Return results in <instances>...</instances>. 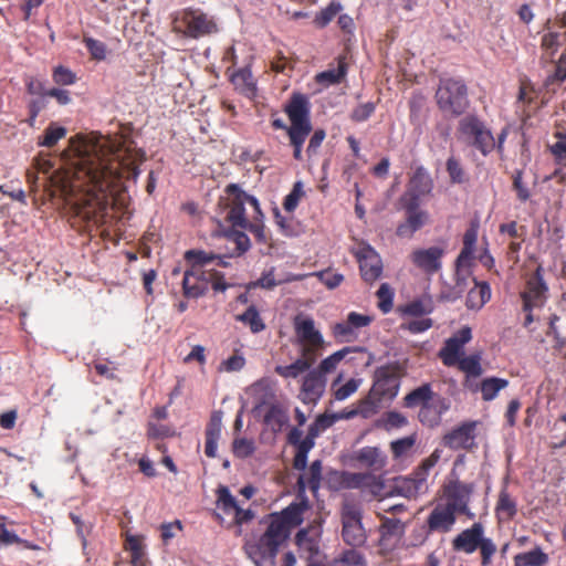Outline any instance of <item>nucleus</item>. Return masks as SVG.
<instances>
[{
  "instance_id": "1",
  "label": "nucleus",
  "mask_w": 566,
  "mask_h": 566,
  "mask_svg": "<svg viewBox=\"0 0 566 566\" xmlns=\"http://www.w3.org/2000/svg\"><path fill=\"white\" fill-rule=\"evenodd\" d=\"M35 166L51 180L80 218L105 223L120 180H137L146 153L133 144H41Z\"/></svg>"
},
{
  "instance_id": "2",
  "label": "nucleus",
  "mask_w": 566,
  "mask_h": 566,
  "mask_svg": "<svg viewBox=\"0 0 566 566\" xmlns=\"http://www.w3.org/2000/svg\"><path fill=\"white\" fill-rule=\"evenodd\" d=\"M218 207L222 220L228 226L226 237L235 244L231 256H240L251 248L250 239L244 231L251 232L259 243L268 242L260 203L239 185L229 184L224 188V195L220 197Z\"/></svg>"
},
{
  "instance_id": "3",
  "label": "nucleus",
  "mask_w": 566,
  "mask_h": 566,
  "mask_svg": "<svg viewBox=\"0 0 566 566\" xmlns=\"http://www.w3.org/2000/svg\"><path fill=\"white\" fill-rule=\"evenodd\" d=\"M308 501L293 502L281 513L272 514L265 531L261 535L245 538L243 549L255 566H275L280 546L289 538L291 530L303 522Z\"/></svg>"
},
{
  "instance_id": "4",
  "label": "nucleus",
  "mask_w": 566,
  "mask_h": 566,
  "mask_svg": "<svg viewBox=\"0 0 566 566\" xmlns=\"http://www.w3.org/2000/svg\"><path fill=\"white\" fill-rule=\"evenodd\" d=\"M452 548L465 554H472L479 548L482 566H490L497 551L493 539L484 536V526L480 522H475L471 527L460 532L452 539Z\"/></svg>"
},
{
  "instance_id": "5",
  "label": "nucleus",
  "mask_w": 566,
  "mask_h": 566,
  "mask_svg": "<svg viewBox=\"0 0 566 566\" xmlns=\"http://www.w3.org/2000/svg\"><path fill=\"white\" fill-rule=\"evenodd\" d=\"M209 283L216 292H224L229 287L222 273L191 266L184 273L182 294L188 298H198L207 293Z\"/></svg>"
},
{
  "instance_id": "6",
  "label": "nucleus",
  "mask_w": 566,
  "mask_h": 566,
  "mask_svg": "<svg viewBox=\"0 0 566 566\" xmlns=\"http://www.w3.org/2000/svg\"><path fill=\"white\" fill-rule=\"evenodd\" d=\"M293 327L300 354L317 360L325 342L321 331L315 326V321L310 316L298 314L293 318Z\"/></svg>"
},
{
  "instance_id": "7",
  "label": "nucleus",
  "mask_w": 566,
  "mask_h": 566,
  "mask_svg": "<svg viewBox=\"0 0 566 566\" xmlns=\"http://www.w3.org/2000/svg\"><path fill=\"white\" fill-rule=\"evenodd\" d=\"M285 113L290 122L287 133L291 142H303L312 130L308 98L302 94H293L285 105Z\"/></svg>"
},
{
  "instance_id": "8",
  "label": "nucleus",
  "mask_w": 566,
  "mask_h": 566,
  "mask_svg": "<svg viewBox=\"0 0 566 566\" xmlns=\"http://www.w3.org/2000/svg\"><path fill=\"white\" fill-rule=\"evenodd\" d=\"M398 205L405 211V220L397 226L396 235L410 239L429 222V213L420 208V202L411 195H401Z\"/></svg>"
},
{
  "instance_id": "9",
  "label": "nucleus",
  "mask_w": 566,
  "mask_h": 566,
  "mask_svg": "<svg viewBox=\"0 0 566 566\" xmlns=\"http://www.w3.org/2000/svg\"><path fill=\"white\" fill-rule=\"evenodd\" d=\"M340 517L344 542L353 547L364 545L367 534L361 523L363 512L360 506L352 502H345L342 506Z\"/></svg>"
},
{
  "instance_id": "10",
  "label": "nucleus",
  "mask_w": 566,
  "mask_h": 566,
  "mask_svg": "<svg viewBox=\"0 0 566 566\" xmlns=\"http://www.w3.org/2000/svg\"><path fill=\"white\" fill-rule=\"evenodd\" d=\"M437 102L444 114L463 113L468 106L465 85L455 80L443 81L437 91Z\"/></svg>"
},
{
  "instance_id": "11",
  "label": "nucleus",
  "mask_w": 566,
  "mask_h": 566,
  "mask_svg": "<svg viewBox=\"0 0 566 566\" xmlns=\"http://www.w3.org/2000/svg\"><path fill=\"white\" fill-rule=\"evenodd\" d=\"M401 374L402 368L397 363L378 367L375 370V381L370 395L378 401L394 399L399 390Z\"/></svg>"
},
{
  "instance_id": "12",
  "label": "nucleus",
  "mask_w": 566,
  "mask_h": 566,
  "mask_svg": "<svg viewBox=\"0 0 566 566\" xmlns=\"http://www.w3.org/2000/svg\"><path fill=\"white\" fill-rule=\"evenodd\" d=\"M548 286L544 281V269L539 264L535 271L527 275L525 287L521 293L524 312L542 307L547 300Z\"/></svg>"
},
{
  "instance_id": "13",
  "label": "nucleus",
  "mask_w": 566,
  "mask_h": 566,
  "mask_svg": "<svg viewBox=\"0 0 566 566\" xmlns=\"http://www.w3.org/2000/svg\"><path fill=\"white\" fill-rule=\"evenodd\" d=\"M378 516L381 522L378 528L380 535L378 541L379 553L387 556L400 546L406 525L399 518L387 517L382 514H378Z\"/></svg>"
},
{
  "instance_id": "14",
  "label": "nucleus",
  "mask_w": 566,
  "mask_h": 566,
  "mask_svg": "<svg viewBox=\"0 0 566 566\" xmlns=\"http://www.w3.org/2000/svg\"><path fill=\"white\" fill-rule=\"evenodd\" d=\"M478 424V421L462 422L443 436V446L451 450H473L476 448L475 438Z\"/></svg>"
},
{
  "instance_id": "15",
  "label": "nucleus",
  "mask_w": 566,
  "mask_h": 566,
  "mask_svg": "<svg viewBox=\"0 0 566 566\" xmlns=\"http://www.w3.org/2000/svg\"><path fill=\"white\" fill-rule=\"evenodd\" d=\"M472 338L471 328L468 326L459 329L453 336L448 338L444 346L439 352V357L443 365L448 367L455 366L460 355L463 353V346Z\"/></svg>"
},
{
  "instance_id": "16",
  "label": "nucleus",
  "mask_w": 566,
  "mask_h": 566,
  "mask_svg": "<svg viewBox=\"0 0 566 566\" xmlns=\"http://www.w3.org/2000/svg\"><path fill=\"white\" fill-rule=\"evenodd\" d=\"M361 279L373 284L382 274V261L379 254L369 245L360 248L356 253Z\"/></svg>"
},
{
  "instance_id": "17",
  "label": "nucleus",
  "mask_w": 566,
  "mask_h": 566,
  "mask_svg": "<svg viewBox=\"0 0 566 566\" xmlns=\"http://www.w3.org/2000/svg\"><path fill=\"white\" fill-rule=\"evenodd\" d=\"M444 249L441 247H430L427 249H417L410 254V260L415 266L428 275L436 274L442 266Z\"/></svg>"
},
{
  "instance_id": "18",
  "label": "nucleus",
  "mask_w": 566,
  "mask_h": 566,
  "mask_svg": "<svg viewBox=\"0 0 566 566\" xmlns=\"http://www.w3.org/2000/svg\"><path fill=\"white\" fill-rule=\"evenodd\" d=\"M458 138L463 142H494L491 130L475 116L459 122Z\"/></svg>"
},
{
  "instance_id": "19",
  "label": "nucleus",
  "mask_w": 566,
  "mask_h": 566,
  "mask_svg": "<svg viewBox=\"0 0 566 566\" xmlns=\"http://www.w3.org/2000/svg\"><path fill=\"white\" fill-rule=\"evenodd\" d=\"M478 240V226L472 223L463 234V247L455 260L457 285L464 283L465 277L461 276V270L470 266L474 256Z\"/></svg>"
},
{
  "instance_id": "20",
  "label": "nucleus",
  "mask_w": 566,
  "mask_h": 566,
  "mask_svg": "<svg viewBox=\"0 0 566 566\" xmlns=\"http://www.w3.org/2000/svg\"><path fill=\"white\" fill-rule=\"evenodd\" d=\"M350 460L361 468L380 471L387 464L385 452L378 447H364L350 454Z\"/></svg>"
},
{
  "instance_id": "21",
  "label": "nucleus",
  "mask_w": 566,
  "mask_h": 566,
  "mask_svg": "<svg viewBox=\"0 0 566 566\" xmlns=\"http://www.w3.org/2000/svg\"><path fill=\"white\" fill-rule=\"evenodd\" d=\"M457 511L448 504H438L429 514L427 524L430 532L447 533L457 521Z\"/></svg>"
},
{
  "instance_id": "22",
  "label": "nucleus",
  "mask_w": 566,
  "mask_h": 566,
  "mask_svg": "<svg viewBox=\"0 0 566 566\" xmlns=\"http://www.w3.org/2000/svg\"><path fill=\"white\" fill-rule=\"evenodd\" d=\"M450 408V402L444 397L438 396L424 406H421L418 412V420L428 428L438 427L441 417Z\"/></svg>"
},
{
  "instance_id": "23",
  "label": "nucleus",
  "mask_w": 566,
  "mask_h": 566,
  "mask_svg": "<svg viewBox=\"0 0 566 566\" xmlns=\"http://www.w3.org/2000/svg\"><path fill=\"white\" fill-rule=\"evenodd\" d=\"M218 504L221 510L229 514L234 513V522L238 525H242L253 518V512L251 510H244L237 503L235 497L230 493L229 489L224 485H220L217 490Z\"/></svg>"
},
{
  "instance_id": "24",
  "label": "nucleus",
  "mask_w": 566,
  "mask_h": 566,
  "mask_svg": "<svg viewBox=\"0 0 566 566\" xmlns=\"http://www.w3.org/2000/svg\"><path fill=\"white\" fill-rule=\"evenodd\" d=\"M473 492V484L461 481H452L447 486L448 504L463 514L468 512V504Z\"/></svg>"
},
{
  "instance_id": "25",
  "label": "nucleus",
  "mask_w": 566,
  "mask_h": 566,
  "mask_svg": "<svg viewBox=\"0 0 566 566\" xmlns=\"http://www.w3.org/2000/svg\"><path fill=\"white\" fill-rule=\"evenodd\" d=\"M326 378L319 371L311 370L303 380L301 395L304 403H316L323 396Z\"/></svg>"
},
{
  "instance_id": "26",
  "label": "nucleus",
  "mask_w": 566,
  "mask_h": 566,
  "mask_svg": "<svg viewBox=\"0 0 566 566\" xmlns=\"http://www.w3.org/2000/svg\"><path fill=\"white\" fill-rule=\"evenodd\" d=\"M186 24L185 33L191 38H199L216 31V24L203 13L185 12L181 21Z\"/></svg>"
},
{
  "instance_id": "27",
  "label": "nucleus",
  "mask_w": 566,
  "mask_h": 566,
  "mask_svg": "<svg viewBox=\"0 0 566 566\" xmlns=\"http://www.w3.org/2000/svg\"><path fill=\"white\" fill-rule=\"evenodd\" d=\"M290 422L287 409L280 402L270 403L263 416V423L274 436L282 432Z\"/></svg>"
},
{
  "instance_id": "28",
  "label": "nucleus",
  "mask_w": 566,
  "mask_h": 566,
  "mask_svg": "<svg viewBox=\"0 0 566 566\" xmlns=\"http://www.w3.org/2000/svg\"><path fill=\"white\" fill-rule=\"evenodd\" d=\"M222 429V413L221 411H213L210 416L209 422L207 423L205 437V454L208 458H216L218 441L221 436Z\"/></svg>"
},
{
  "instance_id": "29",
  "label": "nucleus",
  "mask_w": 566,
  "mask_h": 566,
  "mask_svg": "<svg viewBox=\"0 0 566 566\" xmlns=\"http://www.w3.org/2000/svg\"><path fill=\"white\" fill-rule=\"evenodd\" d=\"M395 489L407 499H416L418 495L427 492L428 483L424 481V478L418 476L413 471L409 476L398 479Z\"/></svg>"
},
{
  "instance_id": "30",
  "label": "nucleus",
  "mask_w": 566,
  "mask_h": 566,
  "mask_svg": "<svg viewBox=\"0 0 566 566\" xmlns=\"http://www.w3.org/2000/svg\"><path fill=\"white\" fill-rule=\"evenodd\" d=\"M433 187V182L429 174L424 170V168L419 167L413 172L410 181L409 188L403 195H411L416 197L417 202H420V198L431 192Z\"/></svg>"
},
{
  "instance_id": "31",
  "label": "nucleus",
  "mask_w": 566,
  "mask_h": 566,
  "mask_svg": "<svg viewBox=\"0 0 566 566\" xmlns=\"http://www.w3.org/2000/svg\"><path fill=\"white\" fill-rule=\"evenodd\" d=\"M323 464L321 460H315L311 463L306 476L301 475L297 480V488L300 493H304L308 488L313 493H316L321 488V482H324L322 475Z\"/></svg>"
},
{
  "instance_id": "32",
  "label": "nucleus",
  "mask_w": 566,
  "mask_h": 566,
  "mask_svg": "<svg viewBox=\"0 0 566 566\" xmlns=\"http://www.w3.org/2000/svg\"><path fill=\"white\" fill-rule=\"evenodd\" d=\"M517 514V503L515 499L503 488L497 496L495 505V515L500 522H509Z\"/></svg>"
},
{
  "instance_id": "33",
  "label": "nucleus",
  "mask_w": 566,
  "mask_h": 566,
  "mask_svg": "<svg viewBox=\"0 0 566 566\" xmlns=\"http://www.w3.org/2000/svg\"><path fill=\"white\" fill-rule=\"evenodd\" d=\"M439 395L434 394L430 384L426 382L415 388L403 398V406L406 408H416L427 405Z\"/></svg>"
},
{
  "instance_id": "34",
  "label": "nucleus",
  "mask_w": 566,
  "mask_h": 566,
  "mask_svg": "<svg viewBox=\"0 0 566 566\" xmlns=\"http://www.w3.org/2000/svg\"><path fill=\"white\" fill-rule=\"evenodd\" d=\"M345 476V490L370 489L375 493V489L382 488V484L369 473L346 471Z\"/></svg>"
},
{
  "instance_id": "35",
  "label": "nucleus",
  "mask_w": 566,
  "mask_h": 566,
  "mask_svg": "<svg viewBox=\"0 0 566 566\" xmlns=\"http://www.w3.org/2000/svg\"><path fill=\"white\" fill-rule=\"evenodd\" d=\"M491 298V287L486 282L474 280V286L468 292L465 305L470 310H480Z\"/></svg>"
},
{
  "instance_id": "36",
  "label": "nucleus",
  "mask_w": 566,
  "mask_h": 566,
  "mask_svg": "<svg viewBox=\"0 0 566 566\" xmlns=\"http://www.w3.org/2000/svg\"><path fill=\"white\" fill-rule=\"evenodd\" d=\"M316 360L300 354V357L286 366H276L274 371L283 378H297L301 374L308 370Z\"/></svg>"
},
{
  "instance_id": "37",
  "label": "nucleus",
  "mask_w": 566,
  "mask_h": 566,
  "mask_svg": "<svg viewBox=\"0 0 566 566\" xmlns=\"http://www.w3.org/2000/svg\"><path fill=\"white\" fill-rule=\"evenodd\" d=\"M433 311V302L430 296H422L416 298L399 307L401 315L421 317L428 315Z\"/></svg>"
},
{
  "instance_id": "38",
  "label": "nucleus",
  "mask_w": 566,
  "mask_h": 566,
  "mask_svg": "<svg viewBox=\"0 0 566 566\" xmlns=\"http://www.w3.org/2000/svg\"><path fill=\"white\" fill-rule=\"evenodd\" d=\"M509 386V380L499 377H486L481 380L479 388L484 401L495 399L499 392Z\"/></svg>"
},
{
  "instance_id": "39",
  "label": "nucleus",
  "mask_w": 566,
  "mask_h": 566,
  "mask_svg": "<svg viewBox=\"0 0 566 566\" xmlns=\"http://www.w3.org/2000/svg\"><path fill=\"white\" fill-rule=\"evenodd\" d=\"M125 549L129 552L134 566H146L145 546L143 537L139 535H127L125 541Z\"/></svg>"
},
{
  "instance_id": "40",
  "label": "nucleus",
  "mask_w": 566,
  "mask_h": 566,
  "mask_svg": "<svg viewBox=\"0 0 566 566\" xmlns=\"http://www.w3.org/2000/svg\"><path fill=\"white\" fill-rule=\"evenodd\" d=\"M231 82L235 90H238L243 95L248 97H253L255 95V83L249 70L244 69L233 73L231 75Z\"/></svg>"
},
{
  "instance_id": "41",
  "label": "nucleus",
  "mask_w": 566,
  "mask_h": 566,
  "mask_svg": "<svg viewBox=\"0 0 566 566\" xmlns=\"http://www.w3.org/2000/svg\"><path fill=\"white\" fill-rule=\"evenodd\" d=\"M235 319L249 326L253 334L265 329V324L254 305H250L242 314L237 315Z\"/></svg>"
},
{
  "instance_id": "42",
  "label": "nucleus",
  "mask_w": 566,
  "mask_h": 566,
  "mask_svg": "<svg viewBox=\"0 0 566 566\" xmlns=\"http://www.w3.org/2000/svg\"><path fill=\"white\" fill-rule=\"evenodd\" d=\"M356 350H361V348L344 347L324 358L319 363L318 367L314 370L322 373V375L325 377L326 374H329L336 369L337 365L346 357L347 354Z\"/></svg>"
},
{
  "instance_id": "43",
  "label": "nucleus",
  "mask_w": 566,
  "mask_h": 566,
  "mask_svg": "<svg viewBox=\"0 0 566 566\" xmlns=\"http://www.w3.org/2000/svg\"><path fill=\"white\" fill-rule=\"evenodd\" d=\"M548 562V556L541 549L517 554L514 557V565L516 566H545Z\"/></svg>"
},
{
  "instance_id": "44",
  "label": "nucleus",
  "mask_w": 566,
  "mask_h": 566,
  "mask_svg": "<svg viewBox=\"0 0 566 566\" xmlns=\"http://www.w3.org/2000/svg\"><path fill=\"white\" fill-rule=\"evenodd\" d=\"M306 274H292L287 276L283 281H275L274 279V269L271 268L268 272H264L260 279H258L255 282H253L251 285L253 287H261L266 290H272L273 287L284 283V282H292V281H301L304 277H306Z\"/></svg>"
},
{
  "instance_id": "45",
  "label": "nucleus",
  "mask_w": 566,
  "mask_h": 566,
  "mask_svg": "<svg viewBox=\"0 0 566 566\" xmlns=\"http://www.w3.org/2000/svg\"><path fill=\"white\" fill-rule=\"evenodd\" d=\"M457 366L469 377L478 378L483 373L481 356L479 354L459 358Z\"/></svg>"
},
{
  "instance_id": "46",
  "label": "nucleus",
  "mask_w": 566,
  "mask_h": 566,
  "mask_svg": "<svg viewBox=\"0 0 566 566\" xmlns=\"http://www.w3.org/2000/svg\"><path fill=\"white\" fill-rule=\"evenodd\" d=\"M347 64L344 57H339L337 69L327 70L316 75L318 83L336 84L346 75Z\"/></svg>"
},
{
  "instance_id": "47",
  "label": "nucleus",
  "mask_w": 566,
  "mask_h": 566,
  "mask_svg": "<svg viewBox=\"0 0 566 566\" xmlns=\"http://www.w3.org/2000/svg\"><path fill=\"white\" fill-rule=\"evenodd\" d=\"M332 334L338 343H348L357 338L356 329L349 324L347 318L344 322L334 324Z\"/></svg>"
},
{
  "instance_id": "48",
  "label": "nucleus",
  "mask_w": 566,
  "mask_h": 566,
  "mask_svg": "<svg viewBox=\"0 0 566 566\" xmlns=\"http://www.w3.org/2000/svg\"><path fill=\"white\" fill-rule=\"evenodd\" d=\"M378 298V308L384 313L387 314L392 310L394 306V290L388 283H382L377 293Z\"/></svg>"
},
{
  "instance_id": "49",
  "label": "nucleus",
  "mask_w": 566,
  "mask_h": 566,
  "mask_svg": "<svg viewBox=\"0 0 566 566\" xmlns=\"http://www.w3.org/2000/svg\"><path fill=\"white\" fill-rule=\"evenodd\" d=\"M186 261L191 263V266H197L202 269V266L214 262L217 259V254L211 252H206L202 250H188L185 253Z\"/></svg>"
},
{
  "instance_id": "50",
  "label": "nucleus",
  "mask_w": 566,
  "mask_h": 566,
  "mask_svg": "<svg viewBox=\"0 0 566 566\" xmlns=\"http://www.w3.org/2000/svg\"><path fill=\"white\" fill-rule=\"evenodd\" d=\"M416 434H411L392 441L390 443V450L392 452L394 458L399 459L407 455L416 444Z\"/></svg>"
},
{
  "instance_id": "51",
  "label": "nucleus",
  "mask_w": 566,
  "mask_h": 566,
  "mask_svg": "<svg viewBox=\"0 0 566 566\" xmlns=\"http://www.w3.org/2000/svg\"><path fill=\"white\" fill-rule=\"evenodd\" d=\"M332 566H366L364 556L355 551H345L338 558L334 559Z\"/></svg>"
},
{
  "instance_id": "52",
  "label": "nucleus",
  "mask_w": 566,
  "mask_h": 566,
  "mask_svg": "<svg viewBox=\"0 0 566 566\" xmlns=\"http://www.w3.org/2000/svg\"><path fill=\"white\" fill-rule=\"evenodd\" d=\"M346 471L328 470L324 475V485L329 491L345 490Z\"/></svg>"
},
{
  "instance_id": "53",
  "label": "nucleus",
  "mask_w": 566,
  "mask_h": 566,
  "mask_svg": "<svg viewBox=\"0 0 566 566\" xmlns=\"http://www.w3.org/2000/svg\"><path fill=\"white\" fill-rule=\"evenodd\" d=\"M0 520L4 521V517L1 516ZM0 544L4 546H9L12 544H22L27 548H35L34 545L29 544L28 541L20 538L14 532L9 531L4 522L0 523Z\"/></svg>"
},
{
  "instance_id": "54",
  "label": "nucleus",
  "mask_w": 566,
  "mask_h": 566,
  "mask_svg": "<svg viewBox=\"0 0 566 566\" xmlns=\"http://www.w3.org/2000/svg\"><path fill=\"white\" fill-rule=\"evenodd\" d=\"M304 195L305 192L303 190L302 181H296L293 185V188L290 191V193L284 198L283 208L285 209V211L293 212L298 206V202L302 199V197H304Z\"/></svg>"
},
{
  "instance_id": "55",
  "label": "nucleus",
  "mask_w": 566,
  "mask_h": 566,
  "mask_svg": "<svg viewBox=\"0 0 566 566\" xmlns=\"http://www.w3.org/2000/svg\"><path fill=\"white\" fill-rule=\"evenodd\" d=\"M232 451L237 458L245 459L253 454L255 446L252 440L245 438H237L232 443Z\"/></svg>"
},
{
  "instance_id": "56",
  "label": "nucleus",
  "mask_w": 566,
  "mask_h": 566,
  "mask_svg": "<svg viewBox=\"0 0 566 566\" xmlns=\"http://www.w3.org/2000/svg\"><path fill=\"white\" fill-rule=\"evenodd\" d=\"M441 458V451L436 449L428 458L423 459L419 467L415 470L418 476L428 480L429 471L439 462Z\"/></svg>"
},
{
  "instance_id": "57",
  "label": "nucleus",
  "mask_w": 566,
  "mask_h": 566,
  "mask_svg": "<svg viewBox=\"0 0 566 566\" xmlns=\"http://www.w3.org/2000/svg\"><path fill=\"white\" fill-rule=\"evenodd\" d=\"M342 7L339 3H331L327 8L322 10L319 14L316 15L314 22L318 28H324L327 25L334 17L340 11Z\"/></svg>"
},
{
  "instance_id": "58",
  "label": "nucleus",
  "mask_w": 566,
  "mask_h": 566,
  "mask_svg": "<svg viewBox=\"0 0 566 566\" xmlns=\"http://www.w3.org/2000/svg\"><path fill=\"white\" fill-rule=\"evenodd\" d=\"M513 189L516 191L517 199L522 202L531 198V191L523 181V171L516 170L513 175Z\"/></svg>"
},
{
  "instance_id": "59",
  "label": "nucleus",
  "mask_w": 566,
  "mask_h": 566,
  "mask_svg": "<svg viewBox=\"0 0 566 566\" xmlns=\"http://www.w3.org/2000/svg\"><path fill=\"white\" fill-rule=\"evenodd\" d=\"M245 365V358L241 354H234L229 358L224 359L220 366V371L233 373L241 370Z\"/></svg>"
},
{
  "instance_id": "60",
  "label": "nucleus",
  "mask_w": 566,
  "mask_h": 566,
  "mask_svg": "<svg viewBox=\"0 0 566 566\" xmlns=\"http://www.w3.org/2000/svg\"><path fill=\"white\" fill-rule=\"evenodd\" d=\"M433 325V321L429 317L413 319L408 323H402L401 328L410 332L411 334H419L428 331Z\"/></svg>"
},
{
  "instance_id": "61",
  "label": "nucleus",
  "mask_w": 566,
  "mask_h": 566,
  "mask_svg": "<svg viewBox=\"0 0 566 566\" xmlns=\"http://www.w3.org/2000/svg\"><path fill=\"white\" fill-rule=\"evenodd\" d=\"M558 319L559 317L557 315L551 317L547 335H552L554 338V349L560 352L566 347V337L562 336L557 329L556 322Z\"/></svg>"
},
{
  "instance_id": "62",
  "label": "nucleus",
  "mask_w": 566,
  "mask_h": 566,
  "mask_svg": "<svg viewBox=\"0 0 566 566\" xmlns=\"http://www.w3.org/2000/svg\"><path fill=\"white\" fill-rule=\"evenodd\" d=\"M447 170L449 172L450 179L453 184H461L464 181V171L460 165V163L454 158L450 157L447 161Z\"/></svg>"
},
{
  "instance_id": "63",
  "label": "nucleus",
  "mask_w": 566,
  "mask_h": 566,
  "mask_svg": "<svg viewBox=\"0 0 566 566\" xmlns=\"http://www.w3.org/2000/svg\"><path fill=\"white\" fill-rule=\"evenodd\" d=\"M319 281L328 289H335L344 281V276L339 273H332L329 271H321L315 273Z\"/></svg>"
},
{
  "instance_id": "64",
  "label": "nucleus",
  "mask_w": 566,
  "mask_h": 566,
  "mask_svg": "<svg viewBox=\"0 0 566 566\" xmlns=\"http://www.w3.org/2000/svg\"><path fill=\"white\" fill-rule=\"evenodd\" d=\"M53 80L60 85H71L75 82V75L71 70L60 65L54 69Z\"/></svg>"
}]
</instances>
